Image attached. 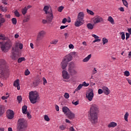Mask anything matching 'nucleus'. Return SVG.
<instances>
[{
  "instance_id": "obj_1",
  "label": "nucleus",
  "mask_w": 131,
  "mask_h": 131,
  "mask_svg": "<svg viewBox=\"0 0 131 131\" xmlns=\"http://www.w3.org/2000/svg\"><path fill=\"white\" fill-rule=\"evenodd\" d=\"M99 113V107L95 103L90 106L89 119L92 124L98 123V113Z\"/></svg>"
},
{
  "instance_id": "obj_2",
  "label": "nucleus",
  "mask_w": 131,
  "mask_h": 131,
  "mask_svg": "<svg viewBox=\"0 0 131 131\" xmlns=\"http://www.w3.org/2000/svg\"><path fill=\"white\" fill-rule=\"evenodd\" d=\"M27 127V121L24 118L19 119L17 122V131H25Z\"/></svg>"
},
{
  "instance_id": "obj_3",
  "label": "nucleus",
  "mask_w": 131,
  "mask_h": 131,
  "mask_svg": "<svg viewBox=\"0 0 131 131\" xmlns=\"http://www.w3.org/2000/svg\"><path fill=\"white\" fill-rule=\"evenodd\" d=\"M29 99L32 104H35L39 100V95L35 91H31L29 93Z\"/></svg>"
},
{
  "instance_id": "obj_4",
  "label": "nucleus",
  "mask_w": 131,
  "mask_h": 131,
  "mask_svg": "<svg viewBox=\"0 0 131 131\" xmlns=\"http://www.w3.org/2000/svg\"><path fill=\"white\" fill-rule=\"evenodd\" d=\"M12 46H13L12 41L11 40H7L5 43H2L1 45V50L2 52H4V53H8L10 49L12 48Z\"/></svg>"
},
{
  "instance_id": "obj_5",
  "label": "nucleus",
  "mask_w": 131,
  "mask_h": 131,
  "mask_svg": "<svg viewBox=\"0 0 131 131\" xmlns=\"http://www.w3.org/2000/svg\"><path fill=\"white\" fill-rule=\"evenodd\" d=\"M46 31L43 30L40 31L38 32L36 39L37 42L38 43L40 40H42V39L45 37V35H46Z\"/></svg>"
},
{
  "instance_id": "obj_6",
  "label": "nucleus",
  "mask_w": 131,
  "mask_h": 131,
  "mask_svg": "<svg viewBox=\"0 0 131 131\" xmlns=\"http://www.w3.org/2000/svg\"><path fill=\"white\" fill-rule=\"evenodd\" d=\"M94 96H95L94 91H93V89H90L86 94V98L88 99V100H89V101H90V102H91L93 101Z\"/></svg>"
},
{
  "instance_id": "obj_7",
  "label": "nucleus",
  "mask_w": 131,
  "mask_h": 131,
  "mask_svg": "<svg viewBox=\"0 0 131 131\" xmlns=\"http://www.w3.org/2000/svg\"><path fill=\"white\" fill-rule=\"evenodd\" d=\"M54 19V15H53V13H50L49 15L47 16V20L42 19V23L43 24H46V23H51L52 20Z\"/></svg>"
},
{
  "instance_id": "obj_8",
  "label": "nucleus",
  "mask_w": 131,
  "mask_h": 131,
  "mask_svg": "<svg viewBox=\"0 0 131 131\" xmlns=\"http://www.w3.org/2000/svg\"><path fill=\"white\" fill-rule=\"evenodd\" d=\"M7 62L4 59H0V69L2 71H5L7 69Z\"/></svg>"
},
{
  "instance_id": "obj_9",
  "label": "nucleus",
  "mask_w": 131,
  "mask_h": 131,
  "mask_svg": "<svg viewBox=\"0 0 131 131\" xmlns=\"http://www.w3.org/2000/svg\"><path fill=\"white\" fill-rule=\"evenodd\" d=\"M72 63H70L69 66V72L71 73L72 75H75L76 73H77V72L75 71V69H74V67H73V65H72Z\"/></svg>"
},
{
  "instance_id": "obj_10",
  "label": "nucleus",
  "mask_w": 131,
  "mask_h": 131,
  "mask_svg": "<svg viewBox=\"0 0 131 131\" xmlns=\"http://www.w3.org/2000/svg\"><path fill=\"white\" fill-rule=\"evenodd\" d=\"M104 20L102 17L99 16H96L93 19V23L94 24H98V23H101V22H103Z\"/></svg>"
},
{
  "instance_id": "obj_11",
  "label": "nucleus",
  "mask_w": 131,
  "mask_h": 131,
  "mask_svg": "<svg viewBox=\"0 0 131 131\" xmlns=\"http://www.w3.org/2000/svg\"><path fill=\"white\" fill-rule=\"evenodd\" d=\"M7 116L8 119H13L14 118V112L11 110H9L7 112Z\"/></svg>"
},
{
  "instance_id": "obj_12",
  "label": "nucleus",
  "mask_w": 131,
  "mask_h": 131,
  "mask_svg": "<svg viewBox=\"0 0 131 131\" xmlns=\"http://www.w3.org/2000/svg\"><path fill=\"white\" fill-rule=\"evenodd\" d=\"M62 75L63 79H69L70 78V76H69V74H68V72L67 71H62Z\"/></svg>"
},
{
  "instance_id": "obj_13",
  "label": "nucleus",
  "mask_w": 131,
  "mask_h": 131,
  "mask_svg": "<svg viewBox=\"0 0 131 131\" xmlns=\"http://www.w3.org/2000/svg\"><path fill=\"white\" fill-rule=\"evenodd\" d=\"M83 24V20H81L80 19H78L77 18L76 21L75 22V26L76 27H79V26H81Z\"/></svg>"
},
{
  "instance_id": "obj_14",
  "label": "nucleus",
  "mask_w": 131,
  "mask_h": 131,
  "mask_svg": "<svg viewBox=\"0 0 131 131\" xmlns=\"http://www.w3.org/2000/svg\"><path fill=\"white\" fill-rule=\"evenodd\" d=\"M10 58L12 60H16L19 58V55L16 54V52H11V54L10 55Z\"/></svg>"
},
{
  "instance_id": "obj_15",
  "label": "nucleus",
  "mask_w": 131,
  "mask_h": 131,
  "mask_svg": "<svg viewBox=\"0 0 131 131\" xmlns=\"http://www.w3.org/2000/svg\"><path fill=\"white\" fill-rule=\"evenodd\" d=\"M67 116L69 119H73L74 117H75V115L71 111L69 112V113H67Z\"/></svg>"
},
{
  "instance_id": "obj_16",
  "label": "nucleus",
  "mask_w": 131,
  "mask_h": 131,
  "mask_svg": "<svg viewBox=\"0 0 131 131\" xmlns=\"http://www.w3.org/2000/svg\"><path fill=\"white\" fill-rule=\"evenodd\" d=\"M63 60L68 63V62H70V61L72 60V56L70 54H68L63 58Z\"/></svg>"
},
{
  "instance_id": "obj_17",
  "label": "nucleus",
  "mask_w": 131,
  "mask_h": 131,
  "mask_svg": "<svg viewBox=\"0 0 131 131\" xmlns=\"http://www.w3.org/2000/svg\"><path fill=\"white\" fill-rule=\"evenodd\" d=\"M83 18H84V13L82 12H80L78 13L77 19L83 21Z\"/></svg>"
},
{
  "instance_id": "obj_18",
  "label": "nucleus",
  "mask_w": 131,
  "mask_h": 131,
  "mask_svg": "<svg viewBox=\"0 0 131 131\" xmlns=\"http://www.w3.org/2000/svg\"><path fill=\"white\" fill-rule=\"evenodd\" d=\"M40 82V79H37L35 81H34L33 83L31 84L32 88H36L38 84H39V83Z\"/></svg>"
},
{
  "instance_id": "obj_19",
  "label": "nucleus",
  "mask_w": 131,
  "mask_h": 131,
  "mask_svg": "<svg viewBox=\"0 0 131 131\" xmlns=\"http://www.w3.org/2000/svg\"><path fill=\"white\" fill-rule=\"evenodd\" d=\"M68 64V62H67L66 60H62L61 63H60V66L62 68V69H65L66 67H67V65Z\"/></svg>"
},
{
  "instance_id": "obj_20",
  "label": "nucleus",
  "mask_w": 131,
  "mask_h": 131,
  "mask_svg": "<svg viewBox=\"0 0 131 131\" xmlns=\"http://www.w3.org/2000/svg\"><path fill=\"white\" fill-rule=\"evenodd\" d=\"M102 90L103 91V93L104 94H105V95H109V94H110V90L108 89V87L106 86H103L102 87Z\"/></svg>"
},
{
  "instance_id": "obj_21",
  "label": "nucleus",
  "mask_w": 131,
  "mask_h": 131,
  "mask_svg": "<svg viewBox=\"0 0 131 131\" xmlns=\"http://www.w3.org/2000/svg\"><path fill=\"white\" fill-rule=\"evenodd\" d=\"M14 86L17 88V90L19 91L20 90V84H19V79L15 80L13 83Z\"/></svg>"
},
{
  "instance_id": "obj_22",
  "label": "nucleus",
  "mask_w": 131,
  "mask_h": 131,
  "mask_svg": "<svg viewBox=\"0 0 131 131\" xmlns=\"http://www.w3.org/2000/svg\"><path fill=\"white\" fill-rule=\"evenodd\" d=\"M115 126H117V123L115 122H111L107 125V127H109V128L111 127H115Z\"/></svg>"
},
{
  "instance_id": "obj_23",
  "label": "nucleus",
  "mask_w": 131,
  "mask_h": 131,
  "mask_svg": "<svg viewBox=\"0 0 131 131\" xmlns=\"http://www.w3.org/2000/svg\"><path fill=\"white\" fill-rule=\"evenodd\" d=\"M18 44H16L14 47H12V52L13 53H17L19 50V48L18 47Z\"/></svg>"
},
{
  "instance_id": "obj_24",
  "label": "nucleus",
  "mask_w": 131,
  "mask_h": 131,
  "mask_svg": "<svg viewBox=\"0 0 131 131\" xmlns=\"http://www.w3.org/2000/svg\"><path fill=\"white\" fill-rule=\"evenodd\" d=\"M62 112H64V114L67 115V113L70 112V110L67 106H64L62 107Z\"/></svg>"
},
{
  "instance_id": "obj_25",
  "label": "nucleus",
  "mask_w": 131,
  "mask_h": 131,
  "mask_svg": "<svg viewBox=\"0 0 131 131\" xmlns=\"http://www.w3.org/2000/svg\"><path fill=\"white\" fill-rule=\"evenodd\" d=\"M0 40H9L8 37H6L4 34H0Z\"/></svg>"
},
{
  "instance_id": "obj_26",
  "label": "nucleus",
  "mask_w": 131,
  "mask_h": 131,
  "mask_svg": "<svg viewBox=\"0 0 131 131\" xmlns=\"http://www.w3.org/2000/svg\"><path fill=\"white\" fill-rule=\"evenodd\" d=\"M49 9H50V7L48 6H46L43 8V11H45L46 14H48V15H50V13H52V11L50 12H48V11H49Z\"/></svg>"
},
{
  "instance_id": "obj_27",
  "label": "nucleus",
  "mask_w": 131,
  "mask_h": 131,
  "mask_svg": "<svg viewBox=\"0 0 131 131\" xmlns=\"http://www.w3.org/2000/svg\"><path fill=\"white\" fill-rule=\"evenodd\" d=\"M5 22H6V19L3 18V15L0 13V27H2V24L5 23Z\"/></svg>"
},
{
  "instance_id": "obj_28",
  "label": "nucleus",
  "mask_w": 131,
  "mask_h": 131,
  "mask_svg": "<svg viewBox=\"0 0 131 131\" xmlns=\"http://www.w3.org/2000/svg\"><path fill=\"white\" fill-rule=\"evenodd\" d=\"M94 26H95V25H93L91 23L87 24V28L89 30H93V29H94Z\"/></svg>"
},
{
  "instance_id": "obj_29",
  "label": "nucleus",
  "mask_w": 131,
  "mask_h": 131,
  "mask_svg": "<svg viewBox=\"0 0 131 131\" xmlns=\"http://www.w3.org/2000/svg\"><path fill=\"white\" fill-rule=\"evenodd\" d=\"M91 58H92V54H89L87 57L83 59V62H89Z\"/></svg>"
},
{
  "instance_id": "obj_30",
  "label": "nucleus",
  "mask_w": 131,
  "mask_h": 131,
  "mask_svg": "<svg viewBox=\"0 0 131 131\" xmlns=\"http://www.w3.org/2000/svg\"><path fill=\"white\" fill-rule=\"evenodd\" d=\"M30 20V15H27V16H25L24 22L26 23V22H28Z\"/></svg>"
},
{
  "instance_id": "obj_31",
  "label": "nucleus",
  "mask_w": 131,
  "mask_h": 131,
  "mask_svg": "<svg viewBox=\"0 0 131 131\" xmlns=\"http://www.w3.org/2000/svg\"><path fill=\"white\" fill-rule=\"evenodd\" d=\"M26 111H27V106L25 105L22 107V112L23 114H26Z\"/></svg>"
},
{
  "instance_id": "obj_32",
  "label": "nucleus",
  "mask_w": 131,
  "mask_h": 131,
  "mask_svg": "<svg viewBox=\"0 0 131 131\" xmlns=\"http://www.w3.org/2000/svg\"><path fill=\"white\" fill-rule=\"evenodd\" d=\"M28 9L27 7H25L21 10V13L23 15H26V13H27Z\"/></svg>"
},
{
  "instance_id": "obj_33",
  "label": "nucleus",
  "mask_w": 131,
  "mask_h": 131,
  "mask_svg": "<svg viewBox=\"0 0 131 131\" xmlns=\"http://www.w3.org/2000/svg\"><path fill=\"white\" fill-rule=\"evenodd\" d=\"M120 35L122 40H124V39H125V34L124 33V32H120Z\"/></svg>"
},
{
  "instance_id": "obj_34",
  "label": "nucleus",
  "mask_w": 131,
  "mask_h": 131,
  "mask_svg": "<svg viewBox=\"0 0 131 131\" xmlns=\"http://www.w3.org/2000/svg\"><path fill=\"white\" fill-rule=\"evenodd\" d=\"M107 21L110 22L111 24H114V19H113V17H112V16H109L108 17Z\"/></svg>"
},
{
  "instance_id": "obj_35",
  "label": "nucleus",
  "mask_w": 131,
  "mask_h": 131,
  "mask_svg": "<svg viewBox=\"0 0 131 131\" xmlns=\"http://www.w3.org/2000/svg\"><path fill=\"white\" fill-rule=\"evenodd\" d=\"M66 124H62L61 125L59 126V129H60V130H64L65 129H66Z\"/></svg>"
},
{
  "instance_id": "obj_36",
  "label": "nucleus",
  "mask_w": 131,
  "mask_h": 131,
  "mask_svg": "<svg viewBox=\"0 0 131 131\" xmlns=\"http://www.w3.org/2000/svg\"><path fill=\"white\" fill-rule=\"evenodd\" d=\"M82 86H83V84H80L78 87L75 89V92H77L78 91H80L82 88Z\"/></svg>"
},
{
  "instance_id": "obj_37",
  "label": "nucleus",
  "mask_w": 131,
  "mask_h": 131,
  "mask_svg": "<svg viewBox=\"0 0 131 131\" xmlns=\"http://www.w3.org/2000/svg\"><path fill=\"white\" fill-rule=\"evenodd\" d=\"M129 114L128 113L126 112L125 113V114L124 115V120H125V121H128V120L127 119V118H128V116H129Z\"/></svg>"
},
{
  "instance_id": "obj_38",
  "label": "nucleus",
  "mask_w": 131,
  "mask_h": 131,
  "mask_svg": "<svg viewBox=\"0 0 131 131\" xmlns=\"http://www.w3.org/2000/svg\"><path fill=\"white\" fill-rule=\"evenodd\" d=\"M11 21L13 25H16L17 24V19L16 18H12Z\"/></svg>"
},
{
  "instance_id": "obj_39",
  "label": "nucleus",
  "mask_w": 131,
  "mask_h": 131,
  "mask_svg": "<svg viewBox=\"0 0 131 131\" xmlns=\"http://www.w3.org/2000/svg\"><path fill=\"white\" fill-rule=\"evenodd\" d=\"M0 11L4 12H7V7H3L2 6H0Z\"/></svg>"
},
{
  "instance_id": "obj_40",
  "label": "nucleus",
  "mask_w": 131,
  "mask_h": 131,
  "mask_svg": "<svg viewBox=\"0 0 131 131\" xmlns=\"http://www.w3.org/2000/svg\"><path fill=\"white\" fill-rule=\"evenodd\" d=\"M86 12L88 13V14H89L90 15H91L92 16H93L94 15V12H93L92 10H90V9H86Z\"/></svg>"
},
{
  "instance_id": "obj_41",
  "label": "nucleus",
  "mask_w": 131,
  "mask_h": 131,
  "mask_svg": "<svg viewBox=\"0 0 131 131\" xmlns=\"http://www.w3.org/2000/svg\"><path fill=\"white\" fill-rule=\"evenodd\" d=\"M25 58L24 57H20L18 59L17 62L18 63H21L23 61H25Z\"/></svg>"
},
{
  "instance_id": "obj_42",
  "label": "nucleus",
  "mask_w": 131,
  "mask_h": 131,
  "mask_svg": "<svg viewBox=\"0 0 131 131\" xmlns=\"http://www.w3.org/2000/svg\"><path fill=\"white\" fill-rule=\"evenodd\" d=\"M102 42L103 45H105L106 43H107V42H108V39L106 38H103Z\"/></svg>"
},
{
  "instance_id": "obj_43",
  "label": "nucleus",
  "mask_w": 131,
  "mask_h": 131,
  "mask_svg": "<svg viewBox=\"0 0 131 131\" xmlns=\"http://www.w3.org/2000/svg\"><path fill=\"white\" fill-rule=\"evenodd\" d=\"M72 104L73 105H75V106H77V105H78V104H79V101L77 100V101H75L74 100H73L72 101Z\"/></svg>"
},
{
  "instance_id": "obj_44",
  "label": "nucleus",
  "mask_w": 131,
  "mask_h": 131,
  "mask_svg": "<svg viewBox=\"0 0 131 131\" xmlns=\"http://www.w3.org/2000/svg\"><path fill=\"white\" fill-rule=\"evenodd\" d=\"M124 75L125 76H129L130 75V74L129 73V72L128 71H125L124 73Z\"/></svg>"
},
{
  "instance_id": "obj_45",
  "label": "nucleus",
  "mask_w": 131,
  "mask_h": 131,
  "mask_svg": "<svg viewBox=\"0 0 131 131\" xmlns=\"http://www.w3.org/2000/svg\"><path fill=\"white\" fill-rule=\"evenodd\" d=\"M14 15L16 16V17H20V13L17 10L14 11Z\"/></svg>"
},
{
  "instance_id": "obj_46",
  "label": "nucleus",
  "mask_w": 131,
  "mask_h": 131,
  "mask_svg": "<svg viewBox=\"0 0 131 131\" xmlns=\"http://www.w3.org/2000/svg\"><path fill=\"white\" fill-rule=\"evenodd\" d=\"M16 45H18V47H19V49H20V50H22V49H23V44L21 43H17Z\"/></svg>"
},
{
  "instance_id": "obj_47",
  "label": "nucleus",
  "mask_w": 131,
  "mask_h": 131,
  "mask_svg": "<svg viewBox=\"0 0 131 131\" xmlns=\"http://www.w3.org/2000/svg\"><path fill=\"white\" fill-rule=\"evenodd\" d=\"M123 4L124 5V6H125V7H126V8H128V3H127V2L126 1H122Z\"/></svg>"
},
{
  "instance_id": "obj_48",
  "label": "nucleus",
  "mask_w": 131,
  "mask_h": 131,
  "mask_svg": "<svg viewBox=\"0 0 131 131\" xmlns=\"http://www.w3.org/2000/svg\"><path fill=\"white\" fill-rule=\"evenodd\" d=\"M44 119L46 120V121H50V118H49V116L48 115H45L44 116Z\"/></svg>"
},
{
  "instance_id": "obj_49",
  "label": "nucleus",
  "mask_w": 131,
  "mask_h": 131,
  "mask_svg": "<svg viewBox=\"0 0 131 131\" xmlns=\"http://www.w3.org/2000/svg\"><path fill=\"white\" fill-rule=\"evenodd\" d=\"M57 42H58V40H53L50 42V43H51V45H57Z\"/></svg>"
},
{
  "instance_id": "obj_50",
  "label": "nucleus",
  "mask_w": 131,
  "mask_h": 131,
  "mask_svg": "<svg viewBox=\"0 0 131 131\" xmlns=\"http://www.w3.org/2000/svg\"><path fill=\"white\" fill-rule=\"evenodd\" d=\"M64 9V7L63 6H60L58 7V12H62V11H63V9Z\"/></svg>"
},
{
  "instance_id": "obj_51",
  "label": "nucleus",
  "mask_w": 131,
  "mask_h": 131,
  "mask_svg": "<svg viewBox=\"0 0 131 131\" xmlns=\"http://www.w3.org/2000/svg\"><path fill=\"white\" fill-rule=\"evenodd\" d=\"M30 73V72H29V70H28V69H27L25 72V75L27 76V75H29Z\"/></svg>"
},
{
  "instance_id": "obj_52",
  "label": "nucleus",
  "mask_w": 131,
  "mask_h": 131,
  "mask_svg": "<svg viewBox=\"0 0 131 131\" xmlns=\"http://www.w3.org/2000/svg\"><path fill=\"white\" fill-rule=\"evenodd\" d=\"M42 80H43V85H45L46 83H48V81H47V79H46V78L43 77L42 78Z\"/></svg>"
},
{
  "instance_id": "obj_53",
  "label": "nucleus",
  "mask_w": 131,
  "mask_h": 131,
  "mask_svg": "<svg viewBox=\"0 0 131 131\" xmlns=\"http://www.w3.org/2000/svg\"><path fill=\"white\" fill-rule=\"evenodd\" d=\"M17 100L18 101V103L22 101V97L21 96H17Z\"/></svg>"
},
{
  "instance_id": "obj_54",
  "label": "nucleus",
  "mask_w": 131,
  "mask_h": 131,
  "mask_svg": "<svg viewBox=\"0 0 131 131\" xmlns=\"http://www.w3.org/2000/svg\"><path fill=\"white\" fill-rule=\"evenodd\" d=\"M64 97L66 99H69V94L66 93L64 95Z\"/></svg>"
},
{
  "instance_id": "obj_55",
  "label": "nucleus",
  "mask_w": 131,
  "mask_h": 131,
  "mask_svg": "<svg viewBox=\"0 0 131 131\" xmlns=\"http://www.w3.org/2000/svg\"><path fill=\"white\" fill-rule=\"evenodd\" d=\"M103 93H104V91L103 90L99 89L98 90V94L99 95H102V94H103Z\"/></svg>"
},
{
  "instance_id": "obj_56",
  "label": "nucleus",
  "mask_w": 131,
  "mask_h": 131,
  "mask_svg": "<svg viewBox=\"0 0 131 131\" xmlns=\"http://www.w3.org/2000/svg\"><path fill=\"white\" fill-rule=\"evenodd\" d=\"M100 40H101V39H98V38H96V39L93 41V42L94 43H95V42H99Z\"/></svg>"
},
{
  "instance_id": "obj_57",
  "label": "nucleus",
  "mask_w": 131,
  "mask_h": 131,
  "mask_svg": "<svg viewBox=\"0 0 131 131\" xmlns=\"http://www.w3.org/2000/svg\"><path fill=\"white\" fill-rule=\"evenodd\" d=\"M129 33H126V40H127V39H128V38H129Z\"/></svg>"
},
{
  "instance_id": "obj_58",
  "label": "nucleus",
  "mask_w": 131,
  "mask_h": 131,
  "mask_svg": "<svg viewBox=\"0 0 131 131\" xmlns=\"http://www.w3.org/2000/svg\"><path fill=\"white\" fill-rule=\"evenodd\" d=\"M64 37H65V38H68V37H69V33H66L64 34Z\"/></svg>"
},
{
  "instance_id": "obj_59",
  "label": "nucleus",
  "mask_w": 131,
  "mask_h": 131,
  "mask_svg": "<svg viewBox=\"0 0 131 131\" xmlns=\"http://www.w3.org/2000/svg\"><path fill=\"white\" fill-rule=\"evenodd\" d=\"M67 22V19L66 18H64L62 19V23H63V24H65V23H66Z\"/></svg>"
},
{
  "instance_id": "obj_60",
  "label": "nucleus",
  "mask_w": 131,
  "mask_h": 131,
  "mask_svg": "<svg viewBox=\"0 0 131 131\" xmlns=\"http://www.w3.org/2000/svg\"><path fill=\"white\" fill-rule=\"evenodd\" d=\"M83 84V85H84V86H89V84L86 83V82H85V81H84L83 82V84Z\"/></svg>"
},
{
  "instance_id": "obj_61",
  "label": "nucleus",
  "mask_w": 131,
  "mask_h": 131,
  "mask_svg": "<svg viewBox=\"0 0 131 131\" xmlns=\"http://www.w3.org/2000/svg\"><path fill=\"white\" fill-rule=\"evenodd\" d=\"M69 49H74V46H73L72 44H70L69 45Z\"/></svg>"
},
{
  "instance_id": "obj_62",
  "label": "nucleus",
  "mask_w": 131,
  "mask_h": 131,
  "mask_svg": "<svg viewBox=\"0 0 131 131\" xmlns=\"http://www.w3.org/2000/svg\"><path fill=\"white\" fill-rule=\"evenodd\" d=\"M8 98H9V96H2V100H7V99H8Z\"/></svg>"
},
{
  "instance_id": "obj_63",
  "label": "nucleus",
  "mask_w": 131,
  "mask_h": 131,
  "mask_svg": "<svg viewBox=\"0 0 131 131\" xmlns=\"http://www.w3.org/2000/svg\"><path fill=\"white\" fill-rule=\"evenodd\" d=\"M119 10L121 12H124V8H123V7H121V8H119Z\"/></svg>"
},
{
  "instance_id": "obj_64",
  "label": "nucleus",
  "mask_w": 131,
  "mask_h": 131,
  "mask_svg": "<svg viewBox=\"0 0 131 131\" xmlns=\"http://www.w3.org/2000/svg\"><path fill=\"white\" fill-rule=\"evenodd\" d=\"M69 129L70 131H75V129H74V128L73 126L70 127Z\"/></svg>"
}]
</instances>
